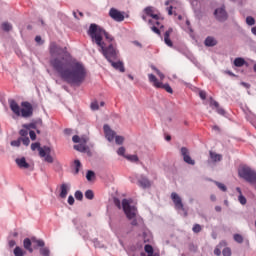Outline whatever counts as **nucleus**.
Returning a JSON list of instances; mask_svg holds the SVG:
<instances>
[{
  "instance_id": "f257e3e1",
  "label": "nucleus",
  "mask_w": 256,
  "mask_h": 256,
  "mask_svg": "<svg viewBox=\"0 0 256 256\" xmlns=\"http://www.w3.org/2000/svg\"><path fill=\"white\" fill-rule=\"evenodd\" d=\"M50 65L58 76L69 85H81L87 77V68L77 61L67 49L52 42L49 47Z\"/></svg>"
},
{
  "instance_id": "f03ea898",
  "label": "nucleus",
  "mask_w": 256,
  "mask_h": 256,
  "mask_svg": "<svg viewBox=\"0 0 256 256\" xmlns=\"http://www.w3.org/2000/svg\"><path fill=\"white\" fill-rule=\"evenodd\" d=\"M88 35L91 37L93 43L99 46V52L103 54L108 62L116 61L119 57V50L113 44H105L103 42V37L106 38L109 43L113 41V36L107 33L103 28L99 27L97 24H91L88 30Z\"/></svg>"
},
{
  "instance_id": "7ed1b4c3",
  "label": "nucleus",
  "mask_w": 256,
  "mask_h": 256,
  "mask_svg": "<svg viewBox=\"0 0 256 256\" xmlns=\"http://www.w3.org/2000/svg\"><path fill=\"white\" fill-rule=\"evenodd\" d=\"M144 13H146V16H142L143 21H148L150 29L156 33V35H161L159 28L163 27V25H161L159 21V15L155 14V8L151 6L146 7Z\"/></svg>"
},
{
  "instance_id": "20e7f679",
  "label": "nucleus",
  "mask_w": 256,
  "mask_h": 256,
  "mask_svg": "<svg viewBox=\"0 0 256 256\" xmlns=\"http://www.w3.org/2000/svg\"><path fill=\"white\" fill-rule=\"evenodd\" d=\"M11 111L17 115V117H31L33 115V106L29 102H22V109L19 104L13 99L8 101Z\"/></svg>"
},
{
  "instance_id": "39448f33",
  "label": "nucleus",
  "mask_w": 256,
  "mask_h": 256,
  "mask_svg": "<svg viewBox=\"0 0 256 256\" xmlns=\"http://www.w3.org/2000/svg\"><path fill=\"white\" fill-rule=\"evenodd\" d=\"M122 208L123 211L127 217V219H129L131 222V225L136 226L137 225V207H135V205H133V200H129V199H123L122 200Z\"/></svg>"
},
{
  "instance_id": "423d86ee",
  "label": "nucleus",
  "mask_w": 256,
  "mask_h": 256,
  "mask_svg": "<svg viewBox=\"0 0 256 256\" xmlns=\"http://www.w3.org/2000/svg\"><path fill=\"white\" fill-rule=\"evenodd\" d=\"M31 149L32 151H37L39 152V155L46 163H53V156L51 155V147L49 146H44L41 147L39 143H32L31 144Z\"/></svg>"
},
{
  "instance_id": "0eeeda50",
  "label": "nucleus",
  "mask_w": 256,
  "mask_h": 256,
  "mask_svg": "<svg viewBox=\"0 0 256 256\" xmlns=\"http://www.w3.org/2000/svg\"><path fill=\"white\" fill-rule=\"evenodd\" d=\"M104 135L110 143L115 140L116 145H123L125 141V137L123 136H116L115 131L111 129V127L107 124L104 125Z\"/></svg>"
},
{
  "instance_id": "6e6552de",
  "label": "nucleus",
  "mask_w": 256,
  "mask_h": 256,
  "mask_svg": "<svg viewBox=\"0 0 256 256\" xmlns=\"http://www.w3.org/2000/svg\"><path fill=\"white\" fill-rule=\"evenodd\" d=\"M148 79L156 89H164L167 93H173V88L169 84H163L153 74H148Z\"/></svg>"
},
{
  "instance_id": "1a4fd4ad",
  "label": "nucleus",
  "mask_w": 256,
  "mask_h": 256,
  "mask_svg": "<svg viewBox=\"0 0 256 256\" xmlns=\"http://www.w3.org/2000/svg\"><path fill=\"white\" fill-rule=\"evenodd\" d=\"M170 197L174 203V209H176V211H182L184 213V217H187V210H185V205L183 204L181 196L176 192H172Z\"/></svg>"
},
{
  "instance_id": "9d476101",
  "label": "nucleus",
  "mask_w": 256,
  "mask_h": 256,
  "mask_svg": "<svg viewBox=\"0 0 256 256\" xmlns=\"http://www.w3.org/2000/svg\"><path fill=\"white\" fill-rule=\"evenodd\" d=\"M168 7V15H177V11L181 9V3L178 0H167L165 2Z\"/></svg>"
},
{
  "instance_id": "9b49d317",
  "label": "nucleus",
  "mask_w": 256,
  "mask_h": 256,
  "mask_svg": "<svg viewBox=\"0 0 256 256\" xmlns=\"http://www.w3.org/2000/svg\"><path fill=\"white\" fill-rule=\"evenodd\" d=\"M109 17H111V19H113V21H116L117 23H121V21H125V15H123V12L117 10V8L110 9Z\"/></svg>"
},
{
  "instance_id": "f8f14e48",
  "label": "nucleus",
  "mask_w": 256,
  "mask_h": 256,
  "mask_svg": "<svg viewBox=\"0 0 256 256\" xmlns=\"http://www.w3.org/2000/svg\"><path fill=\"white\" fill-rule=\"evenodd\" d=\"M180 153L183 157V160L188 165H195V160L191 159V156L189 155V149L187 147H182L181 150H180Z\"/></svg>"
},
{
  "instance_id": "ddd939ff",
  "label": "nucleus",
  "mask_w": 256,
  "mask_h": 256,
  "mask_svg": "<svg viewBox=\"0 0 256 256\" xmlns=\"http://www.w3.org/2000/svg\"><path fill=\"white\" fill-rule=\"evenodd\" d=\"M214 15L218 19V21H226L227 20V12L225 11V8H223V7L216 9L214 12Z\"/></svg>"
},
{
  "instance_id": "4468645a",
  "label": "nucleus",
  "mask_w": 256,
  "mask_h": 256,
  "mask_svg": "<svg viewBox=\"0 0 256 256\" xmlns=\"http://www.w3.org/2000/svg\"><path fill=\"white\" fill-rule=\"evenodd\" d=\"M16 165H18L19 169H30L31 164L27 162V159L25 157L16 158L15 160Z\"/></svg>"
},
{
  "instance_id": "2eb2a0df",
  "label": "nucleus",
  "mask_w": 256,
  "mask_h": 256,
  "mask_svg": "<svg viewBox=\"0 0 256 256\" xmlns=\"http://www.w3.org/2000/svg\"><path fill=\"white\" fill-rule=\"evenodd\" d=\"M71 190V185L63 183L60 186V197L61 199H66L69 191Z\"/></svg>"
},
{
  "instance_id": "dca6fc26",
  "label": "nucleus",
  "mask_w": 256,
  "mask_h": 256,
  "mask_svg": "<svg viewBox=\"0 0 256 256\" xmlns=\"http://www.w3.org/2000/svg\"><path fill=\"white\" fill-rule=\"evenodd\" d=\"M138 185L143 189H147L151 187V181H149V179H147V177L145 176H140V178L138 179Z\"/></svg>"
},
{
  "instance_id": "f3484780",
  "label": "nucleus",
  "mask_w": 256,
  "mask_h": 256,
  "mask_svg": "<svg viewBox=\"0 0 256 256\" xmlns=\"http://www.w3.org/2000/svg\"><path fill=\"white\" fill-rule=\"evenodd\" d=\"M173 33V28H169L164 34V42L168 47H173V41H171V34Z\"/></svg>"
},
{
  "instance_id": "a211bd4d",
  "label": "nucleus",
  "mask_w": 256,
  "mask_h": 256,
  "mask_svg": "<svg viewBox=\"0 0 256 256\" xmlns=\"http://www.w3.org/2000/svg\"><path fill=\"white\" fill-rule=\"evenodd\" d=\"M110 63L114 69H117L118 71H120V73H125V66L123 65V62L121 61L115 62L111 60Z\"/></svg>"
},
{
  "instance_id": "6ab92c4d",
  "label": "nucleus",
  "mask_w": 256,
  "mask_h": 256,
  "mask_svg": "<svg viewBox=\"0 0 256 256\" xmlns=\"http://www.w3.org/2000/svg\"><path fill=\"white\" fill-rule=\"evenodd\" d=\"M204 44L206 45V47H215V45H217V40L215 38H213L212 36H208L205 39Z\"/></svg>"
},
{
  "instance_id": "aec40b11",
  "label": "nucleus",
  "mask_w": 256,
  "mask_h": 256,
  "mask_svg": "<svg viewBox=\"0 0 256 256\" xmlns=\"http://www.w3.org/2000/svg\"><path fill=\"white\" fill-rule=\"evenodd\" d=\"M74 149L80 151V153H85V151H87V142H80L79 144L74 145Z\"/></svg>"
},
{
  "instance_id": "412c9836",
  "label": "nucleus",
  "mask_w": 256,
  "mask_h": 256,
  "mask_svg": "<svg viewBox=\"0 0 256 256\" xmlns=\"http://www.w3.org/2000/svg\"><path fill=\"white\" fill-rule=\"evenodd\" d=\"M210 159L213 161V163H219V161L223 159V156L221 154H217L216 152L210 151Z\"/></svg>"
},
{
  "instance_id": "4be33fe9",
  "label": "nucleus",
  "mask_w": 256,
  "mask_h": 256,
  "mask_svg": "<svg viewBox=\"0 0 256 256\" xmlns=\"http://www.w3.org/2000/svg\"><path fill=\"white\" fill-rule=\"evenodd\" d=\"M72 141L73 143H87L89 141V138L83 136V137H79L77 135H74L72 137Z\"/></svg>"
},
{
  "instance_id": "5701e85b",
  "label": "nucleus",
  "mask_w": 256,
  "mask_h": 256,
  "mask_svg": "<svg viewBox=\"0 0 256 256\" xmlns=\"http://www.w3.org/2000/svg\"><path fill=\"white\" fill-rule=\"evenodd\" d=\"M234 65L235 67H243V65H247V62L245 61L244 58L238 57V58H235Z\"/></svg>"
},
{
  "instance_id": "b1692460",
  "label": "nucleus",
  "mask_w": 256,
  "mask_h": 256,
  "mask_svg": "<svg viewBox=\"0 0 256 256\" xmlns=\"http://www.w3.org/2000/svg\"><path fill=\"white\" fill-rule=\"evenodd\" d=\"M23 245H24V249H27L29 253H33V248H31V239L29 238L24 239Z\"/></svg>"
},
{
  "instance_id": "393cba45",
  "label": "nucleus",
  "mask_w": 256,
  "mask_h": 256,
  "mask_svg": "<svg viewBox=\"0 0 256 256\" xmlns=\"http://www.w3.org/2000/svg\"><path fill=\"white\" fill-rule=\"evenodd\" d=\"M1 27H2L3 31H7V32H9V31H11V29H13V26L9 22L2 23Z\"/></svg>"
},
{
  "instance_id": "a878e982",
  "label": "nucleus",
  "mask_w": 256,
  "mask_h": 256,
  "mask_svg": "<svg viewBox=\"0 0 256 256\" xmlns=\"http://www.w3.org/2000/svg\"><path fill=\"white\" fill-rule=\"evenodd\" d=\"M14 255L15 256H25V251H23L21 249V247L17 246L15 249H14Z\"/></svg>"
},
{
  "instance_id": "bb28decb",
  "label": "nucleus",
  "mask_w": 256,
  "mask_h": 256,
  "mask_svg": "<svg viewBox=\"0 0 256 256\" xmlns=\"http://www.w3.org/2000/svg\"><path fill=\"white\" fill-rule=\"evenodd\" d=\"M125 157L128 161H131V163H137V161H139V157H137V155H127Z\"/></svg>"
},
{
  "instance_id": "cd10ccee",
  "label": "nucleus",
  "mask_w": 256,
  "mask_h": 256,
  "mask_svg": "<svg viewBox=\"0 0 256 256\" xmlns=\"http://www.w3.org/2000/svg\"><path fill=\"white\" fill-rule=\"evenodd\" d=\"M87 181H93L95 179V172L89 170L86 174Z\"/></svg>"
},
{
  "instance_id": "c85d7f7f",
  "label": "nucleus",
  "mask_w": 256,
  "mask_h": 256,
  "mask_svg": "<svg viewBox=\"0 0 256 256\" xmlns=\"http://www.w3.org/2000/svg\"><path fill=\"white\" fill-rule=\"evenodd\" d=\"M32 243H36L38 247H45V241L37 240V238H32Z\"/></svg>"
},
{
  "instance_id": "c756f323",
  "label": "nucleus",
  "mask_w": 256,
  "mask_h": 256,
  "mask_svg": "<svg viewBox=\"0 0 256 256\" xmlns=\"http://www.w3.org/2000/svg\"><path fill=\"white\" fill-rule=\"evenodd\" d=\"M94 197H95V194L92 192V190H87L85 192L86 199H89L91 201V200H93Z\"/></svg>"
},
{
  "instance_id": "7c9ffc66",
  "label": "nucleus",
  "mask_w": 256,
  "mask_h": 256,
  "mask_svg": "<svg viewBox=\"0 0 256 256\" xmlns=\"http://www.w3.org/2000/svg\"><path fill=\"white\" fill-rule=\"evenodd\" d=\"M75 199H77V201H83V192L77 190L74 194Z\"/></svg>"
},
{
  "instance_id": "2f4dec72",
  "label": "nucleus",
  "mask_w": 256,
  "mask_h": 256,
  "mask_svg": "<svg viewBox=\"0 0 256 256\" xmlns=\"http://www.w3.org/2000/svg\"><path fill=\"white\" fill-rule=\"evenodd\" d=\"M50 251H49V248L47 247H44V248H40V254L42 256H49L50 255Z\"/></svg>"
},
{
  "instance_id": "473e14b6",
  "label": "nucleus",
  "mask_w": 256,
  "mask_h": 256,
  "mask_svg": "<svg viewBox=\"0 0 256 256\" xmlns=\"http://www.w3.org/2000/svg\"><path fill=\"white\" fill-rule=\"evenodd\" d=\"M238 201L241 205H247V198H245V196H243V194H240L238 196Z\"/></svg>"
},
{
  "instance_id": "72a5a7b5",
  "label": "nucleus",
  "mask_w": 256,
  "mask_h": 256,
  "mask_svg": "<svg viewBox=\"0 0 256 256\" xmlns=\"http://www.w3.org/2000/svg\"><path fill=\"white\" fill-rule=\"evenodd\" d=\"M74 166H75V174L77 175V173H79V169H81V161L75 160Z\"/></svg>"
},
{
  "instance_id": "f704fd0d",
  "label": "nucleus",
  "mask_w": 256,
  "mask_h": 256,
  "mask_svg": "<svg viewBox=\"0 0 256 256\" xmlns=\"http://www.w3.org/2000/svg\"><path fill=\"white\" fill-rule=\"evenodd\" d=\"M246 23H247V25H250V26L255 25V18H253V17H251V16H248V17L246 18Z\"/></svg>"
},
{
  "instance_id": "c9c22d12",
  "label": "nucleus",
  "mask_w": 256,
  "mask_h": 256,
  "mask_svg": "<svg viewBox=\"0 0 256 256\" xmlns=\"http://www.w3.org/2000/svg\"><path fill=\"white\" fill-rule=\"evenodd\" d=\"M218 189H220V191H227V186H225V184L221 183V182H215Z\"/></svg>"
},
{
  "instance_id": "e433bc0d",
  "label": "nucleus",
  "mask_w": 256,
  "mask_h": 256,
  "mask_svg": "<svg viewBox=\"0 0 256 256\" xmlns=\"http://www.w3.org/2000/svg\"><path fill=\"white\" fill-rule=\"evenodd\" d=\"M234 241H236V243H243V236H241V234H235Z\"/></svg>"
},
{
  "instance_id": "4c0bfd02",
  "label": "nucleus",
  "mask_w": 256,
  "mask_h": 256,
  "mask_svg": "<svg viewBox=\"0 0 256 256\" xmlns=\"http://www.w3.org/2000/svg\"><path fill=\"white\" fill-rule=\"evenodd\" d=\"M201 225L195 224L192 228L193 233H201Z\"/></svg>"
},
{
  "instance_id": "58836bf2",
  "label": "nucleus",
  "mask_w": 256,
  "mask_h": 256,
  "mask_svg": "<svg viewBox=\"0 0 256 256\" xmlns=\"http://www.w3.org/2000/svg\"><path fill=\"white\" fill-rule=\"evenodd\" d=\"M11 146L12 147H21V138H19L18 140H13L11 142Z\"/></svg>"
},
{
  "instance_id": "ea45409f",
  "label": "nucleus",
  "mask_w": 256,
  "mask_h": 256,
  "mask_svg": "<svg viewBox=\"0 0 256 256\" xmlns=\"http://www.w3.org/2000/svg\"><path fill=\"white\" fill-rule=\"evenodd\" d=\"M223 256H231V249L230 248H224L222 251Z\"/></svg>"
},
{
  "instance_id": "a19ab883",
  "label": "nucleus",
  "mask_w": 256,
  "mask_h": 256,
  "mask_svg": "<svg viewBox=\"0 0 256 256\" xmlns=\"http://www.w3.org/2000/svg\"><path fill=\"white\" fill-rule=\"evenodd\" d=\"M92 111H97L99 109V103L97 101L91 103Z\"/></svg>"
},
{
  "instance_id": "79ce46f5",
  "label": "nucleus",
  "mask_w": 256,
  "mask_h": 256,
  "mask_svg": "<svg viewBox=\"0 0 256 256\" xmlns=\"http://www.w3.org/2000/svg\"><path fill=\"white\" fill-rule=\"evenodd\" d=\"M23 145H26V147L31 143V140H29V137L20 138Z\"/></svg>"
},
{
  "instance_id": "37998d69",
  "label": "nucleus",
  "mask_w": 256,
  "mask_h": 256,
  "mask_svg": "<svg viewBox=\"0 0 256 256\" xmlns=\"http://www.w3.org/2000/svg\"><path fill=\"white\" fill-rule=\"evenodd\" d=\"M19 133H20V135H21L22 138H25V137H27V136L29 135V131L26 130V129L20 130Z\"/></svg>"
},
{
  "instance_id": "c03bdc74",
  "label": "nucleus",
  "mask_w": 256,
  "mask_h": 256,
  "mask_svg": "<svg viewBox=\"0 0 256 256\" xmlns=\"http://www.w3.org/2000/svg\"><path fill=\"white\" fill-rule=\"evenodd\" d=\"M29 136L32 141H35V139H37V134H35V131L33 130H30Z\"/></svg>"
},
{
  "instance_id": "a18cd8bd",
  "label": "nucleus",
  "mask_w": 256,
  "mask_h": 256,
  "mask_svg": "<svg viewBox=\"0 0 256 256\" xmlns=\"http://www.w3.org/2000/svg\"><path fill=\"white\" fill-rule=\"evenodd\" d=\"M186 31H188L189 33H193V29L191 28V22H189V20H186Z\"/></svg>"
},
{
  "instance_id": "49530a36",
  "label": "nucleus",
  "mask_w": 256,
  "mask_h": 256,
  "mask_svg": "<svg viewBox=\"0 0 256 256\" xmlns=\"http://www.w3.org/2000/svg\"><path fill=\"white\" fill-rule=\"evenodd\" d=\"M117 154H118V155H121V156H125V147H120V148L117 150Z\"/></svg>"
},
{
  "instance_id": "de8ad7c7",
  "label": "nucleus",
  "mask_w": 256,
  "mask_h": 256,
  "mask_svg": "<svg viewBox=\"0 0 256 256\" xmlns=\"http://www.w3.org/2000/svg\"><path fill=\"white\" fill-rule=\"evenodd\" d=\"M199 97L202 99V100H205L207 99V93H205V91L201 90L199 92Z\"/></svg>"
},
{
  "instance_id": "09e8293b",
  "label": "nucleus",
  "mask_w": 256,
  "mask_h": 256,
  "mask_svg": "<svg viewBox=\"0 0 256 256\" xmlns=\"http://www.w3.org/2000/svg\"><path fill=\"white\" fill-rule=\"evenodd\" d=\"M156 73H157L158 77L160 78V81H163V79H165V74L162 73L160 70H156Z\"/></svg>"
},
{
  "instance_id": "8fccbe9b",
  "label": "nucleus",
  "mask_w": 256,
  "mask_h": 256,
  "mask_svg": "<svg viewBox=\"0 0 256 256\" xmlns=\"http://www.w3.org/2000/svg\"><path fill=\"white\" fill-rule=\"evenodd\" d=\"M210 105H211V107H215L216 109L219 108V102H217L215 100H211Z\"/></svg>"
},
{
  "instance_id": "3c124183",
  "label": "nucleus",
  "mask_w": 256,
  "mask_h": 256,
  "mask_svg": "<svg viewBox=\"0 0 256 256\" xmlns=\"http://www.w3.org/2000/svg\"><path fill=\"white\" fill-rule=\"evenodd\" d=\"M216 111L219 115H225V110L219 106H218V108H216Z\"/></svg>"
},
{
  "instance_id": "603ef678",
  "label": "nucleus",
  "mask_w": 256,
  "mask_h": 256,
  "mask_svg": "<svg viewBox=\"0 0 256 256\" xmlns=\"http://www.w3.org/2000/svg\"><path fill=\"white\" fill-rule=\"evenodd\" d=\"M68 203H69L70 205H74V204H75V198L70 195V196L68 197Z\"/></svg>"
},
{
  "instance_id": "864d4df0",
  "label": "nucleus",
  "mask_w": 256,
  "mask_h": 256,
  "mask_svg": "<svg viewBox=\"0 0 256 256\" xmlns=\"http://www.w3.org/2000/svg\"><path fill=\"white\" fill-rule=\"evenodd\" d=\"M214 255H217V256L221 255V249H219V247H216L214 249Z\"/></svg>"
},
{
  "instance_id": "5fc2aeb1",
  "label": "nucleus",
  "mask_w": 256,
  "mask_h": 256,
  "mask_svg": "<svg viewBox=\"0 0 256 256\" xmlns=\"http://www.w3.org/2000/svg\"><path fill=\"white\" fill-rule=\"evenodd\" d=\"M8 245L9 247H15V245H17V242H15V240H9Z\"/></svg>"
},
{
  "instance_id": "6e6d98bb",
  "label": "nucleus",
  "mask_w": 256,
  "mask_h": 256,
  "mask_svg": "<svg viewBox=\"0 0 256 256\" xmlns=\"http://www.w3.org/2000/svg\"><path fill=\"white\" fill-rule=\"evenodd\" d=\"M94 246L98 247L99 249H101L103 247V245H101V243L97 240L94 241Z\"/></svg>"
},
{
  "instance_id": "4d7b16f0",
  "label": "nucleus",
  "mask_w": 256,
  "mask_h": 256,
  "mask_svg": "<svg viewBox=\"0 0 256 256\" xmlns=\"http://www.w3.org/2000/svg\"><path fill=\"white\" fill-rule=\"evenodd\" d=\"M35 41H36V43H39V45H41L43 43L42 39H41V36H36Z\"/></svg>"
},
{
  "instance_id": "13d9d810",
  "label": "nucleus",
  "mask_w": 256,
  "mask_h": 256,
  "mask_svg": "<svg viewBox=\"0 0 256 256\" xmlns=\"http://www.w3.org/2000/svg\"><path fill=\"white\" fill-rule=\"evenodd\" d=\"M189 59L194 63V65H197V59L194 56H190Z\"/></svg>"
},
{
  "instance_id": "bf43d9fd",
  "label": "nucleus",
  "mask_w": 256,
  "mask_h": 256,
  "mask_svg": "<svg viewBox=\"0 0 256 256\" xmlns=\"http://www.w3.org/2000/svg\"><path fill=\"white\" fill-rule=\"evenodd\" d=\"M215 211H217L218 213L221 212V206H216Z\"/></svg>"
},
{
  "instance_id": "052dcab7",
  "label": "nucleus",
  "mask_w": 256,
  "mask_h": 256,
  "mask_svg": "<svg viewBox=\"0 0 256 256\" xmlns=\"http://www.w3.org/2000/svg\"><path fill=\"white\" fill-rule=\"evenodd\" d=\"M251 31H252L253 35H256V26L252 27Z\"/></svg>"
},
{
  "instance_id": "680f3d73",
  "label": "nucleus",
  "mask_w": 256,
  "mask_h": 256,
  "mask_svg": "<svg viewBox=\"0 0 256 256\" xmlns=\"http://www.w3.org/2000/svg\"><path fill=\"white\" fill-rule=\"evenodd\" d=\"M210 199H211V201H216L217 198L215 197V195H211Z\"/></svg>"
},
{
  "instance_id": "e2e57ef3",
  "label": "nucleus",
  "mask_w": 256,
  "mask_h": 256,
  "mask_svg": "<svg viewBox=\"0 0 256 256\" xmlns=\"http://www.w3.org/2000/svg\"><path fill=\"white\" fill-rule=\"evenodd\" d=\"M236 191L239 193V195H243L242 192H241V188L237 187Z\"/></svg>"
},
{
  "instance_id": "0e129e2a",
  "label": "nucleus",
  "mask_w": 256,
  "mask_h": 256,
  "mask_svg": "<svg viewBox=\"0 0 256 256\" xmlns=\"http://www.w3.org/2000/svg\"><path fill=\"white\" fill-rule=\"evenodd\" d=\"M228 75H231L232 77H235V74L231 71H227Z\"/></svg>"
},
{
  "instance_id": "69168bd1",
  "label": "nucleus",
  "mask_w": 256,
  "mask_h": 256,
  "mask_svg": "<svg viewBox=\"0 0 256 256\" xmlns=\"http://www.w3.org/2000/svg\"><path fill=\"white\" fill-rule=\"evenodd\" d=\"M134 45H137L138 47H141V43H139L137 41L134 42Z\"/></svg>"
},
{
  "instance_id": "338daca9",
  "label": "nucleus",
  "mask_w": 256,
  "mask_h": 256,
  "mask_svg": "<svg viewBox=\"0 0 256 256\" xmlns=\"http://www.w3.org/2000/svg\"><path fill=\"white\" fill-rule=\"evenodd\" d=\"M213 130L214 131H219V127L218 126H213Z\"/></svg>"
},
{
  "instance_id": "774afa93",
  "label": "nucleus",
  "mask_w": 256,
  "mask_h": 256,
  "mask_svg": "<svg viewBox=\"0 0 256 256\" xmlns=\"http://www.w3.org/2000/svg\"><path fill=\"white\" fill-rule=\"evenodd\" d=\"M128 79H131V81H133V79H134V78H133V75L129 74V75H128Z\"/></svg>"
}]
</instances>
